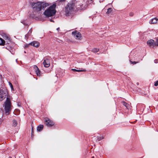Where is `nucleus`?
<instances>
[{"label": "nucleus", "instance_id": "f257e3e1", "mask_svg": "<svg viewBox=\"0 0 158 158\" xmlns=\"http://www.w3.org/2000/svg\"><path fill=\"white\" fill-rule=\"evenodd\" d=\"M31 5L33 10L38 12L48 6V4L44 2H37L36 3H32Z\"/></svg>", "mask_w": 158, "mask_h": 158}, {"label": "nucleus", "instance_id": "f03ea898", "mask_svg": "<svg viewBox=\"0 0 158 158\" xmlns=\"http://www.w3.org/2000/svg\"><path fill=\"white\" fill-rule=\"evenodd\" d=\"M56 6V4H53L52 5L50 6L48 9L44 11V15L48 17L52 16L54 15L56 12L55 10Z\"/></svg>", "mask_w": 158, "mask_h": 158}, {"label": "nucleus", "instance_id": "7ed1b4c3", "mask_svg": "<svg viewBox=\"0 0 158 158\" xmlns=\"http://www.w3.org/2000/svg\"><path fill=\"white\" fill-rule=\"evenodd\" d=\"M11 103L10 99L7 97L4 104L5 110L6 114V115H8L9 114V112H10L11 110Z\"/></svg>", "mask_w": 158, "mask_h": 158}, {"label": "nucleus", "instance_id": "20e7f679", "mask_svg": "<svg viewBox=\"0 0 158 158\" xmlns=\"http://www.w3.org/2000/svg\"><path fill=\"white\" fill-rule=\"evenodd\" d=\"M75 5L72 3H69L66 6L65 13L66 15H69L71 14V12L73 10Z\"/></svg>", "mask_w": 158, "mask_h": 158}, {"label": "nucleus", "instance_id": "39448f33", "mask_svg": "<svg viewBox=\"0 0 158 158\" xmlns=\"http://www.w3.org/2000/svg\"><path fill=\"white\" fill-rule=\"evenodd\" d=\"M44 122L46 126L48 127H51L54 124V123L53 121L48 118L45 119Z\"/></svg>", "mask_w": 158, "mask_h": 158}, {"label": "nucleus", "instance_id": "423d86ee", "mask_svg": "<svg viewBox=\"0 0 158 158\" xmlns=\"http://www.w3.org/2000/svg\"><path fill=\"white\" fill-rule=\"evenodd\" d=\"M7 94L6 91H4L1 90H0V101L3 100L6 97Z\"/></svg>", "mask_w": 158, "mask_h": 158}, {"label": "nucleus", "instance_id": "0eeeda50", "mask_svg": "<svg viewBox=\"0 0 158 158\" xmlns=\"http://www.w3.org/2000/svg\"><path fill=\"white\" fill-rule=\"evenodd\" d=\"M72 34L76 39L78 40L81 39V34L79 32L76 31H73Z\"/></svg>", "mask_w": 158, "mask_h": 158}, {"label": "nucleus", "instance_id": "6e6552de", "mask_svg": "<svg viewBox=\"0 0 158 158\" xmlns=\"http://www.w3.org/2000/svg\"><path fill=\"white\" fill-rule=\"evenodd\" d=\"M43 64L45 67H48L50 65L49 60L47 59H46L44 60Z\"/></svg>", "mask_w": 158, "mask_h": 158}, {"label": "nucleus", "instance_id": "1a4fd4ad", "mask_svg": "<svg viewBox=\"0 0 158 158\" xmlns=\"http://www.w3.org/2000/svg\"><path fill=\"white\" fill-rule=\"evenodd\" d=\"M147 44L150 47H154L155 46V42L153 40H150L148 41Z\"/></svg>", "mask_w": 158, "mask_h": 158}, {"label": "nucleus", "instance_id": "9d476101", "mask_svg": "<svg viewBox=\"0 0 158 158\" xmlns=\"http://www.w3.org/2000/svg\"><path fill=\"white\" fill-rule=\"evenodd\" d=\"M34 68L35 70V71L38 76H40L41 75V73L40 70L38 69L36 65H34Z\"/></svg>", "mask_w": 158, "mask_h": 158}, {"label": "nucleus", "instance_id": "9b49d317", "mask_svg": "<svg viewBox=\"0 0 158 158\" xmlns=\"http://www.w3.org/2000/svg\"><path fill=\"white\" fill-rule=\"evenodd\" d=\"M30 45L35 47H38L40 45V43L37 41H33L30 43Z\"/></svg>", "mask_w": 158, "mask_h": 158}, {"label": "nucleus", "instance_id": "f8f14e48", "mask_svg": "<svg viewBox=\"0 0 158 158\" xmlns=\"http://www.w3.org/2000/svg\"><path fill=\"white\" fill-rule=\"evenodd\" d=\"M3 38L5 40H7V41H6V42H7V43H8V42H10V37L8 36L6 34H4L3 35Z\"/></svg>", "mask_w": 158, "mask_h": 158}, {"label": "nucleus", "instance_id": "ddd939ff", "mask_svg": "<svg viewBox=\"0 0 158 158\" xmlns=\"http://www.w3.org/2000/svg\"><path fill=\"white\" fill-rule=\"evenodd\" d=\"M158 21V19L154 18L153 19H152L151 21H150V23H152V24H155Z\"/></svg>", "mask_w": 158, "mask_h": 158}, {"label": "nucleus", "instance_id": "4468645a", "mask_svg": "<svg viewBox=\"0 0 158 158\" xmlns=\"http://www.w3.org/2000/svg\"><path fill=\"white\" fill-rule=\"evenodd\" d=\"M44 128V125H40L38 126L37 128V130L38 131H41Z\"/></svg>", "mask_w": 158, "mask_h": 158}, {"label": "nucleus", "instance_id": "2eb2a0df", "mask_svg": "<svg viewBox=\"0 0 158 158\" xmlns=\"http://www.w3.org/2000/svg\"><path fill=\"white\" fill-rule=\"evenodd\" d=\"M132 55H131V54H130V55L129 56V58L130 59V62L131 63L134 64H136L137 63H138V62H135V61H131V60H132Z\"/></svg>", "mask_w": 158, "mask_h": 158}, {"label": "nucleus", "instance_id": "dca6fc26", "mask_svg": "<svg viewBox=\"0 0 158 158\" xmlns=\"http://www.w3.org/2000/svg\"><path fill=\"white\" fill-rule=\"evenodd\" d=\"M31 32H32L31 29H30L29 30L28 33L25 35V37L26 40H27V39L28 38V37L31 35Z\"/></svg>", "mask_w": 158, "mask_h": 158}, {"label": "nucleus", "instance_id": "f3484780", "mask_svg": "<svg viewBox=\"0 0 158 158\" xmlns=\"http://www.w3.org/2000/svg\"><path fill=\"white\" fill-rule=\"evenodd\" d=\"M72 70L73 71L77 72H85L86 70L84 69H72Z\"/></svg>", "mask_w": 158, "mask_h": 158}, {"label": "nucleus", "instance_id": "a211bd4d", "mask_svg": "<svg viewBox=\"0 0 158 158\" xmlns=\"http://www.w3.org/2000/svg\"><path fill=\"white\" fill-rule=\"evenodd\" d=\"M66 0H58L56 1V3L59 5L64 2Z\"/></svg>", "mask_w": 158, "mask_h": 158}, {"label": "nucleus", "instance_id": "6ab92c4d", "mask_svg": "<svg viewBox=\"0 0 158 158\" xmlns=\"http://www.w3.org/2000/svg\"><path fill=\"white\" fill-rule=\"evenodd\" d=\"M5 41L2 38H0V45H4L5 44Z\"/></svg>", "mask_w": 158, "mask_h": 158}, {"label": "nucleus", "instance_id": "aec40b11", "mask_svg": "<svg viewBox=\"0 0 158 158\" xmlns=\"http://www.w3.org/2000/svg\"><path fill=\"white\" fill-rule=\"evenodd\" d=\"M17 125V122L16 120L14 119L12 121V125L14 127H16Z\"/></svg>", "mask_w": 158, "mask_h": 158}, {"label": "nucleus", "instance_id": "412c9836", "mask_svg": "<svg viewBox=\"0 0 158 158\" xmlns=\"http://www.w3.org/2000/svg\"><path fill=\"white\" fill-rule=\"evenodd\" d=\"M104 138V137L103 136H99L97 137V140L98 141H100L102 139H103Z\"/></svg>", "mask_w": 158, "mask_h": 158}, {"label": "nucleus", "instance_id": "4be33fe9", "mask_svg": "<svg viewBox=\"0 0 158 158\" xmlns=\"http://www.w3.org/2000/svg\"><path fill=\"white\" fill-rule=\"evenodd\" d=\"M99 51L98 48H94L92 50V51L94 52H98Z\"/></svg>", "mask_w": 158, "mask_h": 158}, {"label": "nucleus", "instance_id": "5701e85b", "mask_svg": "<svg viewBox=\"0 0 158 158\" xmlns=\"http://www.w3.org/2000/svg\"><path fill=\"white\" fill-rule=\"evenodd\" d=\"M112 11V9L111 8H109L107 10V11L106 12V13L109 14Z\"/></svg>", "mask_w": 158, "mask_h": 158}, {"label": "nucleus", "instance_id": "b1692460", "mask_svg": "<svg viewBox=\"0 0 158 158\" xmlns=\"http://www.w3.org/2000/svg\"><path fill=\"white\" fill-rule=\"evenodd\" d=\"M9 85L10 86V87L11 90H14V88H13V86L12 85V84L10 82H9Z\"/></svg>", "mask_w": 158, "mask_h": 158}, {"label": "nucleus", "instance_id": "393cba45", "mask_svg": "<svg viewBox=\"0 0 158 158\" xmlns=\"http://www.w3.org/2000/svg\"><path fill=\"white\" fill-rule=\"evenodd\" d=\"M155 46H158V38L156 39V41L155 42Z\"/></svg>", "mask_w": 158, "mask_h": 158}, {"label": "nucleus", "instance_id": "a878e982", "mask_svg": "<svg viewBox=\"0 0 158 158\" xmlns=\"http://www.w3.org/2000/svg\"><path fill=\"white\" fill-rule=\"evenodd\" d=\"M123 105L125 106L127 108V105L128 104L127 103L125 102H123Z\"/></svg>", "mask_w": 158, "mask_h": 158}, {"label": "nucleus", "instance_id": "bb28decb", "mask_svg": "<svg viewBox=\"0 0 158 158\" xmlns=\"http://www.w3.org/2000/svg\"><path fill=\"white\" fill-rule=\"evenodd\" d=\"M154 85L156 86L158 85V80L155 82Z\"/></svg>", "mask_w": 158, "mask_h": 158}, {"label": "nucleus", "instance_id": "cd10ccee", "mask_svg": "<svg viewBox=\"0 0 158 158\" xmlns=\"http://www.w3.org/2000/svg\"><path fill=\"white\" fill-rule=\"evenodd\" d=\"M30 45V43L29 44H27L25 45V47L27 48Z\"/></svg>", "mask_w": 158, "mask_h": 158}, {"label": "nucleus", "instance_id": "c85d7f7f", "mask_svg": "<svg viewBox=\"0 0 158 158\" xmlns=\"http://www.w3.org/2000/svg\"><path fill=\"white\" fill-rule=\"evenodd\" d=\"M154 62L155 63H158V60L157 59H155L154 60Z\"/></svg>", "mask_w": 158, "mask_h": 158}, {"label": "nucleus", "instance_id": "c756f323", "mask_svg": "<svg viewBox=\"0 0 158 158\" xmlns=\"http://www.w3.org/2000/svg\"><path fill=\"white\" fill-rule=\"evenodd\" d=\"M133 15V14L132 13H131L130 14V15L131 16H132Z\"/></svg>", "mask_w": 158, "mask_h": 158}, {"label": "nucleus", "instance_id": "7c9ffc66", "mask_svg": "<svg viewBox=\"0 0 158 158\" xmlns=\"http://www.w3.org/2000/svg\"><path fill=\"white\" fill-rule=\"evenodd\" d=\"M59 29H60V28H59V27H58V28H57L56 30H57L58 31H59Z\"/></svg>", "mask_w": 158, "mask_h": 158}, {"label": "nucleus", "instance_id": "2f4dec72", "mask_svg": "<svg viewBox=\"0 0 158 158\" xmlns=\"http://www.w3.org/2000/svg\"><path fill=\"white\" fill-rule=\"evenodd\" d=\"M31 131H32V132H33V128H31Z\"/></svg>", "mask_w": 158, "mask_h": 158}, {"label": "nucleus", "instance_id": "473e14b6", "mask_svg": "<svg viewBox=\"0 0 158 158\" xmlns=\"http://www.w3.org/2000/svg\"><path fill=\"white\" fill-rule=\"evenodd\" d=\"M91 158H94V157L93 156Z\"/></svg>", "mask_w": 158, "mask_h": 158}, {"label": "nucleus", "instance_id": "72a5a7b5", "mask_svg": "<svg viewBox=\"0 0 158 158\" xmlns=\"http://www.w3.org/2000/svg\"><path fill=\"white\" fill-rule=\"evenodd\" d=\"M137 85H139V83H137Z\"/></svg>", "mask_w": 158, "mask_h": 158}, {"label": "nucleus", "instance_id": "f704fd0d", "mask_svg": "<svg viewBox=\"0 0 158 158\" xmlns=\"http://www.w3.org/2000/svg\"><path fill=\"white\" fill-rule=\"evenodd\" d=\"M17 59H16V62H17Z\"/></svg>", "mask_w": 158, "mask_h": 158}, {"label": "nucleus", "instance_id": "c9c22d12", "mask_svg": "<svg viewBox=\"0 0 158 158\" xmlns=\"http://www.w3.org/2000/svg\"><path fill=\"white\" fill-rule=\"evenodd\" d=\"M24 52L25 53H26V52L25 51H24Z\"/></svg>", "mask_w": 158, "mask_h": 158}, {"label": "nucleus", "instance_id": "e433bc0d", "mask_svg": "<svg viewBox=\"0 0 158 158\" xmlns=\"http://www.w3.org/2000/svg\"><path fill=\"white\" fill-rule=\"evenodd\" d=\"M10 158H11V157H10Z\"/></svg>", "mask_w": 158, "mask_h": 158}]
</instances>
